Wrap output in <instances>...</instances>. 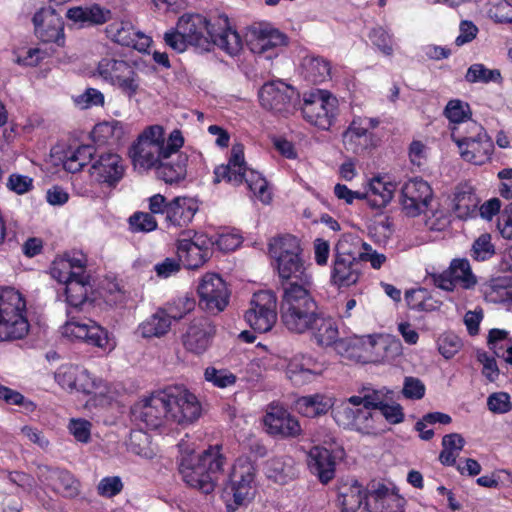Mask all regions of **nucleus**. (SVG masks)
Wrapping results in <instances>:
<instances>
[{"instance_id": "1", "label": "nucleus", "mask_w": 512, "mask_h": 512, "mask_svg": "<svg viewBox=\"0 0 512 512\" xmlns=\"http://www.w3.org/2000/svg\"><path fill=\"white\" fill-rule=\"evenodd\" d=\"M90 280V275H80L64 283L68 319L62 326V335L72 341L83 342L103 351H111L114 349V344L111 343L106 328L90 318L81 319L73 315L74 312H80L85 305L90 304L89 292L92 290Z\"/></svg>"}, {"instance_id": "35", "label": "nucleus", "mask_w": 512, "mask_h": 512, "mask_svg": "<svg viewBox=\"0 0 512 512\" xmlns=\"http://www.w3.org/2000/svg\"><path fill=\"white\" fill-rule=\"evenodd\" d=\"M378 335H367L355 338L347 344L346 352L351 358L362 363H383L380 350L376 347Z\"/></svg>"}, {"instance_id": "48", "label": "nucleus", "mask_w": 512, "mask_h": 512, "mask_svg": "<svg viewBox=\"0 0 512 512\" xmlns=\"http://www.w3.org/2000/svg\"><path fill=\"white\" fill-rule=\"evenodd\" d=\"M449 268L450 272L453 274V277L457 283H460L462 288L471 289L476 285L477 279L472 272L468 259H453L449 265Z\"/></svg>"}, {"instance_id": "57", "label": "nucleus", "mask_w": 512, "mask_h": 512, "mask_svg": "<svg viewBox=\"0 0 512 512\" xmlns=\"http://www.w3.org/2000/svg\"><path fill=\"white\" fill-rule=\"evenodd\" d=\"M117 131H120L119 122H102L94 126L91 136L95 143L105 145L113 142L114 135Z\"/></svg>"}, {"instance_id": "45", "label": "nucleus", "mask_w": 512, "mask_h": 512, "mask_svg": "<svg viewBox=\"0 0 512 512\" xmlns=\"http://www.w3.org/2000/svg\"><path fill=\"white\" fill-rule=\"evenodd\" d=\"M305 79L312 84H321L330 79L331 64L323 57H311L304 64Z\"/></svg>"}, {"instance_id": "52", "label": "nucleus", "mask_w": 512, "mask_h": 512, "mask_svg": "<svg viewBox=\"0 0 512 512\" xmlns=\"http://www.w3.org/2000/svg\"><path fill=\"white\" fill-rule=\"evenodd\" d=\"M205 381L211 383L214 387L225 389L236 384L237 376L226 368H216L208 366L204 370Z\"/></svg>"}, {"instance_id": "56", "label": "nucleus", "mask_w": 512, "mask_h": 512, "mask_svg": "<svg viewBox=\"0 0 512 512\" xmlns=\"http://www.w3.org/2000/svg\"><path fill=\"white\" fill-rule=\"evenodd\" d=\"M439 353L446 359L454 357L462 348L463 342L459 336L452 332H446L437 340Z\"/></svg>"}, {"instance_id": "25", "label": "nucleus", "mask_w": 512, "mask_h": 512, "mask_svg": "<svg viewBox=\"0 0 512 512\" xmlns=\"http://www.w3.org/2000/svg\"><path fill=\"white\" fill-rule=\"evenodd\" d=\"M368 500L370 512H404L405 510V498L379 481L370 482Z\"/></svg>"}, {"instance_id": "26", "label": "nucleus", "mask_w": 512, "mask_h": 512, "mask_svg": "<svg viewBox=\"0 0 512 512\" xmlns=\"http://www.w3.org/2000/svg\"><path fill=\"white\" fill-rule=\"evenodd\" d=\"M133 415L138 417L147 427L157 428L162 424L163 418L169 416L166 397L163 390L152 393L132 409Z\"/></svg>"}, {"instance_id": "2", "label": "nucleus", "mask_w": 512, "mask_h": 512, "mask_svg": "<svg viewBox=\"0 0 512 512\" xmlns=\"http://www.w3.org/2000/svg\"><path fill=\"white\" fill-rule=\"evenodd\" d=\"M177 26L186 36L189 45L203 51H211L213 46H217L228 55L236 56L242 50V39L225 14L212 19L198 13L184 14L179 18Z\"/></svg>"}, {"instance_id": "44", "label": "nucleus", "mask_w": 512, "mask_h": 512, "mask_svg": "<svg viewBox=\"0 0 512 512\" xmlns=\"http://www.w3.org/2000/svg\"><path fill=\"white\" fill-rule=\"evenodd\" d=\"M322 365L309 355H302L289 364V373L292 380L303 378L305 381H310L314 376L320 374Z\"/></svg>"}, {"instance_id": "50", "label": "nucleus", "mask_w": 512, "mask_h": 512, "mask_svg": "<svg viewBox=\"0 0 512 512\" xmlns=\"http://www.w3.org/2000/svg\"><path fill=\"white\" fill-rule=\"evenodd\" d=\"M465 80L468 83H501L503 78L500 70L489 69L482 63H475L467 69Z\"/></svg>"}, {"instance_id": "32", "label": "nucleus", "mask_w": 512, "mask_h": 512, "mask_svg": "<svg viewBox=\"0 0 512 512\" xmlns=\"http://www.w3.org/2000/svg\"><path fill=\"white\" fill-rule=\"evenodd\" d=\"M188 159V155L180 150L176 153H171L170 156L162 159L157 166L155 170L157 177L166 184L180 183L187 176Z\"/></svg>"}, {"instance_id": "46", "label": "nucleus", "mask_w": 512, "mask_h": 512, "mask_svg": "<svg viewBox=\"0 0 512 512\" xmlns=\"http://www.w3.org/2000/svg\"><path fill=\"white\" fill-rule=\"evenodd\" d=\"M96 149L93 145H80L74 151L66 154L63 167L70 173H76L82 170L93 158Z\"/></svg>"}, {"instance_id": "33", "label": "nucleus", "mask_w": 512, "mask_h": 512, "mask_svg": "<svg viewBox=\"0 0 512 512\" xmlns=\"http://www.w3.org/2000/svg\"><path fill=\"white\" fill-rule=\"evenodd\" d=\"M307 333H309L311 339L321 347L332 346L339 340V330L336 320L322 310L316 316Z\"/></svg>"}, {"instance_id": "3", "label": "nucleus", "mask_w": 512, "mask_h": 512, "mask_svg": "<svg viewBox=\"0 0 512 512\" xmlns=\"http://www.w3.org/2000/svg\"><path fill=\"white\" fill-rule=\"evenodd\" d=\"M271 266L277 272L283 291L293 286L311 287L312 276L308 272L301 240L292 234H280L268 242Z\"/></svg>"}, {"instance_id": "29", "label": "nucleus", "mask_w": 512, "mask_h": 512, "mask_svg": "<svg viewBox=\"0 0 512 512\" xmlns=\"http://www.w3.org/2000/svg\"><path fill=\"white\" fill-rule=\"evenodd\" d=\"M310 472L317 476L322 484L329 483L336 472V458L333 452L322 446H313L307 455Z\"/></svg>"}, {"instance_id": "27", "label": "nucleus", "mask_w": 512, "mask_h": 512, "mask_svg": "<svg viewBox=\"0 0 512 512\" xmlns=\"http://www.w3.org/2000/svg\"><path fill=\"white\" fill-rule=\"evenodd\" d=\"M177 256L181 264L187 269H198L209 259V241L201 240V237L193 239H178L176 242Z\"/></svg>"}, {"instance_id": "28", "label": "nucleus", "mask_w": 512, "mask_h": 512, "mask_svg": "<svg viewBox=\"0 0 512 512\" xmlns=\"http://www.w3.org/2000/svg\"><path fill=\"white\" fill-rule=\"evenodd\" d=\"M90 174L98 183L114 187L124 175L122 158L116 153L101 154L92 164Z\"/></svg>"}, {"instance_id": "43", "label": "nucleus", "mask_w": 512, "mask_h": 512, "mask_svg": "<svg viewBox=\"0 0 512 512\" xmlns=\"http://www.w3.org/2000/svg\"><path fill=\"white\" fill-rule=\"evenodd\" d=\"M331 407L330 400L320 394L302 396L296 401L298 413L307 418L324 415Z\"/></svg>"}, {"instance_id": "13", "label": "nucleus", "mask_w": 512, "mask_h": 512, "mask_svg": "<svg viewBox=\"0 0 512 512\" xmlns=\"http://www.w3.org/2000/svg\"><path fill=\"white\" fill-rule=\"evenodd\" d=\"M169 416L178 424L192 423L201 415V404L195 394L184 385H172L163 389Z\"/></svg>"}, {"instance_id": "19", "label": "nucleus", "mask_w": 512, "mask_h": 512, "mask_svg": "<svg viewBox=\"0 0 512 512\" xmlns=\"http://www.w3.org/2000/svg\"><path fill=\"white\" fill-rule=\"evenodd\" d=\"M264 425L270 435L282 439L296 438L302 432L298 419L283 406L273 403L268 406Z\"/></svg>"}, {"instance_id": "4", "label": "nucleus", "mask_w": 512, "mask_h": 512, "mask_svg": "<svg viewBox=\"0 0 512 512\" xmlns=\"http://www.w3.org/2000/svg\"><path fill=\"white\" fill-rule=\"evenodd\" d=\"M225 464L222 446L214 445L201 454L194 451L183 454L178 462V472L188 487L208 495L215 490Z\"/></svg>"}, {"instance_id": "31", "label": "nucleus", "mask_w": 512, "mask_h": 512, "mask_svg": "<svg viewBox=\"0 0 512 512\" xmlns=\"http://www.w3.org/2000/svg\"><path fill=\"white\" fill-rule=\"evenodd\" d=\"M198 210L197 200L187 196H177L169 201L165 223L167 227H186L192 222Z\"/></svg>"}, {"instance_id": "23", "label": "nucleus", "mask_w": 512, "mask_h": 512, "mask_svg": "<svg viewBox=\"0 0 512 512\" xmlns=\"http://www.w3.org/2000/svg\"><path fill=\"white\" fill-rule=\"evenodd\" d=\"M216 334V326L208 317H198L191 321L183 336V345L187 351L203 354L211 345Z\"/></svg>"}, {"instance_id": "58", "label": "nucleus", "mask_w": 512, "mask_h": 512, "mask_svg": "<svg viewBox=\"0 0 512 512\" xmlns=\"http://www.w3.org/2000/svg\"><path fill=\"white\" fill-rule=\"evenodd\" d=\"M50 274L55 280L62 284L77 276L71 269V263L67 258H64L63 255L54 259L50 267Z\"/></svg>"}, {"instance_id": "63", "label": "nucleus", "mask_w": 512, "mask_h": 512, "mask_svg": "<svg viewBox=\"0 0 512 512\" xmlns=\"http://www.w3.org/2000/svg\"><path fill=\"white\" fill-rule=\"evenodd\" d=\"M488 14L497 23H511L512 4L506 0H496L491 4Z\"/></svg>"}, {"instance_id": "17", "label": "nucleus", "mask_w": 512, "mask_h": 512, "mask_svg": "<svg viewBox=\"0 0 512 512\" xmlns=\"http://www.w3.org/2000/svg\"><path fill=\"white\" fill-rule=\"evenodd\" d=\"M299 100V93L291 85L283 81L265 83L259 90L261 106L274 113H288Z\"/></svg>"}, {"instance_id": "36", "label": "nucleus", "mask_w": 512, "mask_h": 512, "mask_svg": "<svg viewBox=\"0 0 512 512\" xmlns=\"http://www.w3.org/2000/svg\"><path fill=\"white\" fill-rule=\"evenodd\" d=\"M368 497H370V484L367 489H364L358 481H354L351 485L340 487L338 502L342 507V512H357L361 508L369 510Z\"/></svg>"}, {"instance_id": "55", "label": "nucleus", "mask_w": 512, "mask_h": 512, "mask_svg": "<svg viewBox=\"0 0 512 512\" xmlns=\"http://www.w3.org/2000/svg\"><path fill=\"white\" fill-rule=\"evenodd\" d=\"M196 301L188 294L174 298L164 308L172 320H180L194 310Z\"/></svg>"}, {"instance_id": "24", "label": "nucleus", "mask_w": 512, "mask_h": 512, "mask_svg": "<svg viewBox=\"0 0 512 512\" xmlns=\"http://www.w3.org/2000/svg\"><path fill=\"white\" fill-rule=\"evenodd\" d=\"M248 45L254 54L273 59L283 47L288 45V37L278 29L260 28L253 31Z\"/></svg>"}, {"instance_id": "47", "label": "nucleus", "mask_w": 512, "mask_h": 512, "mask_svg": "<svg viewBox=\"0 0 512 512\" xmlns=\"http://www.w3.org/2000/svg\"><path fill=\"white\" fill-rule=\"evenodd\" d=\"M443 114L449 120L451 126H462L472 119V110L469 103L460 99L449 100L444 108Z\"/></svg>"}, {"instance_id": "62", "label": "nucleus", "mask_w": 512, "mask_h": 512, "mask_svg": "<svg viewBox=\"0 0 512 512\" xmlns=\"http://www.w3.org/2000/svg\"><path fill=\"white\" fill-rule=\"evenodd\" d=\"M426 387L422 380L406 376L403 382L402 394L406 399L420 400L425 396Z\"/></svg>"}, {"instance_id": "21", "label": "nucleus", "mask_w": 512, "mask_h": 512, "mask_svg": "<svg viewBox=\"0 0 512 512\" xmlns=\"http://www.w3.org/2000/svg\"><path fill=\"white\" fill-rule=\"evenodd\" d=\"M35 34L43 43H65L64 22L62 17L53 9H41L33 16Z\"/></svg>"}, {"instance_id": "60", "label": "nucleus", "mask_w": 512, "mask_h": 512, "mask_svg": "<svg viewBox=\"0 0 512 512\" xmlns=\"http://www.w3.org/2000/svg\"><path fill=\"white\" fill-rule=\"evenodd\" d=\"M383 357V363L394 360L401 354L402 346L399 340L389 339L378 335V344L376 345Z\"/></svg>"}, {"instance_id": "11", "label": "nucleus", "mask_w": 512, "mask_h": 512, "mask_svg": "<svg viewBox=\"0 0 512 512\" xmlns=\"http://www.w3.org/2000/svg\"><path fill=\"white\" fill-rule=\"evenodd\" d=\"M337 113V99L328 91L317 90L304 95L301 114L309 124L322 130H329L336 120Z\"/></svg>"}, {"instance_id": "40", "label": "nucleus", "mask_w": 512, "mask_h": 512, "mask_svg": "<svg viewBox=\"0 0 512 512\" xmlns=\"http://www.w3.org/2000/svg\"><path fill=\"white\" fill-rule=\"evenodd\" d=\"M395 188L394 183L374 177L369 183L368 191L363 193L364 199L374 209L385 208L392 200Z\"/></svg>"}, {"instance_id": "41", "label": "nucleus", "mask_w": 512, "mask_h": 512, "mask_svg": "<svg viewBox=\"0 0 512 512\" xmlns=\"http://www.w3.org/2000/svg\"><path fill=\"white\" fill-rule=\"evenodd\" d=\"M267 476L274 482L284 485L296 477L294 460L290 456H276L267 462Z\"/></svg>"}, {"instance_id": "59", "label": "nucleus", "mask_w": 512, "mask_h": 512, "mask_svg": "<svg viewBox=\"0 0 512 512\" xmlns=\"http://www.w3.org/2000/svg\"><path fill=\"white\" fill-rule=\"evenodd\" d=\"M132 232H151L157 228V221L151 213L135 212L129 218Z\"/></svg>"}, {"instance_id": "14", "label": "nucleus", "mask_w": 512, "mask_h": 512, "mask_svg": "<svg viewBox=\"0 0 512 512\" xmlns=\"http://www.w3.org/2000/svg\"><path fill=\"white\" fill-rule=\"evenodd\" d=\"M246 323L259 333L270 331L277 321V297L270 290L253 294L250 307L244 314Z\"/></svg>"}, {"instance_id": "30", "label": "nucleus", "mask_w": 512, "mask_h": 512, "mask_svg": "<svg viewBox=\"0 0 512 512\" xmlns=\"http://www.w3.org/2000/svg\"><path fill=\"white\" fill-rule=\"evenodd\" d=\"M55 381L65 390L91 394L95 387L89 373L76 365H63L55 372Z\"/></svg>"}, {"instance_id": "16", "label": "nucleus", "mask_w": 512, "mask_h": 512, "mask_svg": "<svg viewBox=\"0 0 512 512\" xmlns=\"http://www.w3.org/2000/svg\"><path fill=\"white\" fill-rule=\"evenodd\" d=\"M199 307L210 313L218 314L225 310L230 300L227 283L217 273L204 274L198 284Z\"/></svg>"}, {"instance_id": "34", "label": "nucleus", "mask_w": 512, "mask_h": 512, "mask_svg": "<svg viewBox=\"0 0 512 512\" xmlns=\"http://www.w3.org/2000/svg\"><path fill=\"white\" fill-rule=\"evenodd\" d=\"M462 141H464L462 138L458 139L457 146L463 160L474 165H483L490 161L494 143L489 135L466 143Z\"/></svg>"}, {"instance_id": "8", "label": "nucleus", "mask_w": 512, "mask_h": 512, "mask_svg": "<svg viewBox=\"0 0 512 512\" xmlns=\"http://www.w3.org/2000/svg\"><path fill=\"white\" fill-rule=\"evenodd\" d=\"M26 301L13 288L0 292V342L24 338L29 331Z\"/></svg>"}, {"instance_id": "9", "label": "nucleus", "mask_w": 512, "mask_h": 512, "mask_svg": "<svg viewBox=\"0 0 512 512\" xmlns=\"http://www.w3.org/2000/svg\"><path fill=\"white\" fill-rule=\"evenodd\" d=\"M257 468L248 458H238L229 473L225 487L227 511L234 512L240 506L249 504L255 497Z\"/></svg>"}, {"instance_id": "51", "label": "nucleus", "mask_w": 512, "mask_h": 512, "mask_svg": "<svg viewBox=\"0 0 512 512\" xmlns=\"http://www.w3.org/2000/svg\"><path fill=\"white\" fill-rule=\"evenodd\" d=\"M487 298L495 303L512 304V277L494 279Z\"/></svg>"}, {"instance_id": "15", "label": "nucleus", "mask_w": 512, "mask_h": 512, "mask_svg": "<svg viewBox=\"0 0 512 512\" xmlns=\"http://www.w3.org/2000/svg\"><path fill=\"white\" fill-rule=\"evenodd\" d=\"M378 117L354 115L346 130L343 132V143L347 151L362 154L376 147L374 130L380 125Z\"/></svg>"}, {"instance_id": "20", "label": "nucleus", "mask_w": 512, "mask_h": 512, "mask_svg": "<svg viewBox=\"0 0 512 512\" xmlns=\"http://www.w3.org/2000/svg\"><path fill=\"white\" fill-rule=\"evenodd\" d=\"M334 418L339 424L350 426L363 434H377L380 430L377 425L380 416L365 407L353 409L343 405L335 410Z\"/></svg>"}, {"instance_id": "53", "label": "nucleus", "mask_w": 512, "mask_h": 512, "mask_svg": "<svg viewBox=\"0 0 512 512\" xmlns=\"http://www.w3.org/2000/svg\"><path fill=\"white\" fill-rule=\"evenodd\" d=\"M369 40L373 46L377 48L385 56H392L394 53V37L384 27L377 26L370 30L368 34Z\"/></svg>"}, {"instance_id": "49", "label": "nucleus", "mask_w": 512, "mask_h": 512, "mask_svg": "<svg viewBox=\"0 0 512 512\" xmlns=\"http://www.w3.org/2000/svg\"><path fill=\"white\" fill-rule=\"evenodd\" d=\"M451 139L457 145L458 139L462 138L465 142H469L472 140H476L479 137L483 138L484 136H488L485 128L479 124L477 121L470 119L462 126H451Z\"/></svg>"}, {"instance_id": "10", "label": "nucleus", "mask_w": 512, "mask_h": 512, "mask_svg": "<svg viewBox=\"0 0 512 512\" xmlns=\"http://www.w3.org/2000/svg\"><path fill=\"white\" fill-rule=\"evenodd\" d=\"M95 74L129 99L134 98L140 90V76L126 60L103 57L97 64Z\"/></svg>"}, {"instance_id": "54", "label": "nucleus", "mask_w": 512, "mask_h": 512, "mask_svg": "<svg viewBox=\"0 0 512 512\" xmlns=\"http://www.w3.org/2000/svg\"><path fill=\"white\" fill-rule=\"evenodd\" d=\"M496 253L495 245L489 233L477 237L471 247L470 256L473 260L482 262L491 259Z\"/></svg>"}, {"instance_id": "42", "label": "nucleus", "mask_w": 512, "mask_h": 512, "mask_svg": "<svg viewBox=\"0 0 512 512\" xmlns=\"http://www.w3.org/2000/svg\"><path fill=\"white\" fill-rule=\"evenodd\" d=\"M172 319L164 308H160L139 325V332L144 338L160 337L171 327Z\"/></svg>"}, {"instance_id": "22", "label": "nucleus", "mask_w": 512, "mask_h": 512, "mask_svg": "<svg viewBox=\"0 0 512 512\" xmlns=\"http://www.w3.org/2000/svg\"><path fill=\"white\" fill-rule=\"evenodd\" d=\"M106 36L121 46L146 52L152 43L151 37L137 30L129 21H116L108 24Z\"/></svg>"}, {"instance_id": "39", "label": "nucleus", "mask_w": 512, "mask_h": 512, "mask_svg": "<svg viewBox=\"0 0 512 512\" xmlns=\"http://www.w3.org/2000/svg\"><path fill=\"white\" fill-rule=\"evenodd\" d=\"M479 198L469 185L459 184L455 188L453 197V210L460 219H467L476 214Z\"/></svg>"}, {"instance_id": "7", "label": "nucleus", "mask_w": 512, "mask_h": 512, "mask_svg": "<svg viewBox=\"0 0 512 512\" xmlns=\"http://www.w3.org/2000/svg\"><path fill=\"white\" fill-rule=\"evenodd\" d=\"M311 287L293 286L283 292L280 318L283 326L295 334H305L321 311L310 292Z\"/></svg>"}, {"instance_id": "5", "label": "nucleus", "mask_w": 512, "mask_h": 512, "mask_svg": "<svg viewBox=\"0 0 512 512\" xmlns=\"http://www.w3.org/2000/svg\"><path fill=\"white\" fill-rule=\"evenodd\" d=\"M360 237L344 234L334 245L329 282L342 289L356 285L362 276Z\"/></svg>"}, {"instance_id": "37", "label": "nucleus", "mask_w": 512, "mask_h": 512, "mask_svg": "<svg viewBox=\"0 0 512 512\" xmlns=\"http://www.w3.org/2000/svg\"><path fill=\"white\" fill-rule=\"evenodd\" d=\"M111 17V11L98 4L72 7L67 11V18L79 24L80 27L102 25L108 22Z\"/></svg>"}, {"instance_id": "18", "label": "nucleus", "mask_w": 512, "mask_h": 512, "mask_svg": "<svg viewBox=\"0 0 512 512\" xmlns=\"http://www.w3.org/2000/svg\"><path fill=\"white\" fill-rule=\"evenodd\" d=\"M433 197L428 182L421 178L408 180L401 188L400 204L407 216L416 217L425 212Z\"/></svg>"}, {"instance_id": "38", "label": "nucleus", "mask_w": 512, "mask_h": 512, "mask_svg": "<svg viewBox=\"0 0 512 512\" xmlns=\"http://www.w3.org/2000/svg\"><path fill=\"white\" fill-rule=\"evenodd\" d=\"M46 485L65 498H74L79 494V482L71 472L60 468H47Z\"/></svg>"}, {"instance_id": "12", "label": "nucleus", "mask_w": 512, "mask_h": 512, "mask_svg": "<svg viewBox=\"0 0 512 512\" xmlns=\"http://www.w3.org/2000/svg\"><path fill=\"white\" fill-rule=\"evenodd\" d=\"M184 145V137L179 129H174L168 136L166 147L155 146L146 141H137L130 148L129 154L135 166L145 170L157 169L162 159L176 153Z\"/></svg>"}, {"instance_id": "6", "label": "nucleus", "mask_w": 512, "mask_h": 512, "mask_svg": "<svg viewBox=\"0 0 512 512\" xmlns=\"http://www.w3.org/2000/svg\"><path fill=\"white\" fill-rule=\"evenodd\" d=\"M213 174L214 184L224 181L237 187L245 183L247 189L261 201L267 202L270 199L267 180L259 172L247 167L244 146L240 143L232 146L227 164L216 166Z\"/></svg>"}, {"instance_id": "61", "label": "nucleus", "mask_w": 512, "mask_h": 512, "mask_svg": "<svg viewBox=\"0 0 512 512\" xmlns=\"http://www.w3.org/2000/svg\"><path fill=\"white\" fill-rule=\"evenodd\" d=\"M33 183V178L30 176L12 173L7 179L6 187L18 195H23L33 190Z\"/></svg>"}, {"instance_id": "64", "label": "nucleus", "mask_w": 512, "mask_h": 512, "mask_svg": "<svg viewBox=\"0 0 512 512\" xmlns=\"http://www.w3.org/2000/svg\"><path fill=\"white\" fill-rule=\"evenodd\" d=\"M510 395L507 392H495L487 398L488 409L495 414H505L512 410Z\"/></svg>"}]
</instances>
